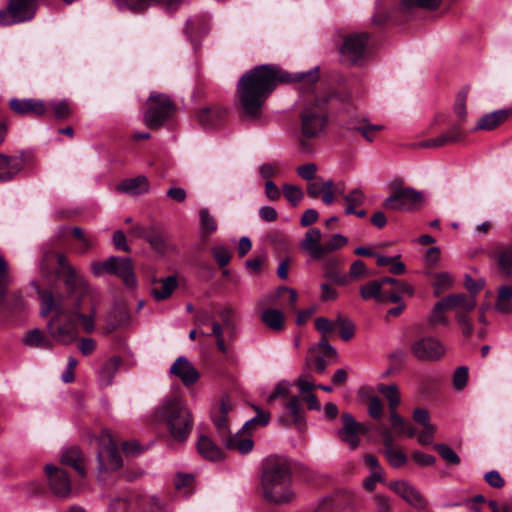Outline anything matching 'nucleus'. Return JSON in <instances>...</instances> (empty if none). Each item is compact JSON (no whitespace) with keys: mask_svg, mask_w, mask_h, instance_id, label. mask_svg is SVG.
I'll return each mask as SVG.
<instances>
[{"mask_svg":"<svg viewBox=\"0 0 512 512\" xmlns=\"http://www.w3.org/2000/svg\"><path fill=\"white\" fill-rule=\"evenodd\" d=\"M318 80V72L307 71L292 77L278 65L263 64L245 72L237 84V98L243 115L249 119H258L262 108L280 83L299 81L310 89Z\"/></svg>","mask_w":512,"mask_h":512,"instance_id":"obj_1","label":"nucleus"},{"mask_svg":"<svg viewBox=\"0 0 512 512\" xmlns=\"http://www.w3.org/2000/svg\"><path fill=\"white\" fill-rule=\"evenodd\" d=\"M41 301L40 315L47 317L54 312L55 315L48 321L47 330L50 337L57 343L69 345L77 339L76 317L87 333L95 329L96 308L92 310L89 299H83L79 295L70 297L73 307L69 309L62 296L54 297L51 291L38 290Z\"/></svg>","mask_w":512,"mask_h":512,"instance_id":"obj_2","label":"nucleus"},{"mask_svg":"<svg viewBox=\"0 0 512 512\" xmlns=\"http://www.w3.org/2000/svg\"><path fill=\"white\" fill-rule=\"evenodd\" d=\"M293 468L291 461L280 455H270L262 462L260 487L264 499L273 504L292 501Z\"/></svg>","mask_w":512,"mask_h":512,"instance_id":"obj_3","label":"nucleus"},{"mask_svg":"<svg viewBox=\"0 0 512 512\" xmlns=\"http://www.w3.org/2000/svg\"><path fill=\"white\" fill-rule=\"evenodd\" d=\"M158 416L165 423L173 440L186 441L193 427V416L179 396L165 398L158 408Z\"/></svg>","mask_w":512,"mask_h":512,"instance_id":"obj_4","label":"nucleus"},{"mask_svg":"<svg viewBox=\"0 0 512 512\" xmlns=\"http://www.w3.org/2000/svg\"><path fill=\"white\" fill-rule=\"evenodd\" d=\"M304 107L300 114L301 132L306 138L320 135L327 124L326 104L327 96L319 97L314 92L303 91Z\"/></svg>","mask_w":512,"mask_h":512,"instance_id":"obj_5","label":"nucleus"},{"mask_svg":"<svg viewBox=\"0 0 512 512\" xmlns=\"http://www.w3.org/2000/svg\"><path fill=\"white\" fill-rule=\"evenodd\" d=\"M56 259L64 275V284L69 293V297L79 295L83 299H89L92 304V310L94 311L99 303L98 294L89 287L82 276L76 273L75 269L67 262L65 255L57 253Z\"/></svg>","mask_w":512,"mask_h":512,"instance_id":"obj_6","label":"nucleus"},{"mask_svg":"<svg viewBox=\"0 0 512 512\" xmlns=\"http://www.w3.org/2000/svg\"><path fill=\"white\" fill-rule=\"evenodd\" d=\"M175 112V105L168 95L151 93L148 98V108L144 114V124L155 129L172 117Z\"/></svg>","mask_w":512,"mask_h":512,"instance_id":"obj_7","label":"nucleus"},{"mask_svg":"<svg viewBox=\"0 0 512 512\" xmlns=\"http://www.w3.org/2000/svg\"><path fill=\"white\" fill-rule=\"evenodd\" d=\"M448 309H456V320L461 327L462 333L469 337L473 332V324L468 317V313L476 307L474 295L451 294L443 298Z\"/></svg>","mask_w":512,"mask_h":512,"instance_id":"obj_8","label":"nucleus"},{"mask_svg":"<svg viewBox=\"0 0 512 512\" xmlns=\"http://www.w3.org/2000/svg\"><path fill=\"white\" fill-rule=\"evenodd\" d=\"M369 35L367 33H352L343 38L340 46L341 61L347 65H357L366 58Z\"/></svg>","mask_w":512,"mask_h":512,"instance_id":"obj_9","label":"nucleus"},{"mask_svg":"<svg viewBox=\"0 0 512 512\" xmlns=\"http://www.w3.org/2000/svg\"><path fill=\"white\" fill-rule=\"evenodd\" d=\"M100 448L97 453L99 472L115 471L122 467L123 461L117 444L108 431H103L99 437Z\"/></svg>","mask_w":512,"mask_h":512,"instance_id":"obj_10","label":"nucleus"},{"mask_svg":"<svg viewBox=\"0 0 512 512\" xmlns=\"http://www.w3.org/2000/svg\"><path fill=\"white\" fill-rule=\"evenodd\" d=\"M445 352L444 345L431 336L421 337L411 344V353L420 361L436 362L445 355Z\"/></svg>","mask_w":512,"mask_h":512,"instance_id":"obj_11","label":"nucleus"},{"mask_svg":"<svg viewBox=\"0 0 512 512\" xmlns=\"http://www.w3.org/2000/svg\"><path fill=\"white\" fill-rule=\"evenodd\" d=\"M421 201V194L412 188H395L383 202V207L389 210L410 211Z\"/></svg>","mask_w":512,"mask_h":512,"instance_id":"obj_12","label":"nucleus"},{"mask_svg":"<svg viewBox=\"0 0 512 512\" xmlns=\"http://www.w3.org/2000/svg\"><path fill=\"white\" fill-rule=\"evenodd\" d=\"M389 488L416 509L425 510L428 507V501L422 493L406 481L392 482Z\"/></svg>","mask_w":512,"mask_h":512,"instance_id":"obj_13","label":"nucleus"},{"mask_svg":"<svg viewBox=\"0 0 512 512\" xmlns=\"http://www.w3.org/2000/svg\"><path fill=\"white\" fill-rule=\"evenodd\" d=\"M341 420L343 426L338 430V437L349 445V447L354 450L359 446L360 438L358 436L359 433H364V426L357 422L354 417L349 413H343L341 415Z\"/></svg>","mask_w":512,"mask_h":512,"instance_id":"obj_14","label":"nucleus"},{"mask_svg":"<svg viewBox=\"0 0 512 512\" xmlns=\"http://www.w3.org/2000/svg\"><path fill=\"white\" fill-rule=\"evenodd\" d=\"M9 108L11 111L20 116L40 117L47 112V105L43 100L36 98H11L9 100Z\"/></svg>","mask_w":512,"mask_h":512,"instance_id":"obj_15","label":"nucleus"},{"mask_svg":"<svg viewBox=\"0 0 512 512\" xmlns=\"http://www.w3.org/2000/svg\"><path fill=\"white\" fill-rule=\"evenodd\" d=\"M49 487L57 497H67L71 492V483L67 473L53 465H46Z\"/></svg>","mask_w":512,"mask_h":512,"instance_id":"obj_16","label":"nucleus"},{"mask_svg":"<svg viewBox=\"0 0 512 512\" xmlns=\"http://www.w3.org/2000/svg\"><path fill=\"white\" fill-rule=\"evenodd\" d=\"M120 11H140L152 4H158L168 11H175L182 4L183 0H114Z\"/></svg>","mask_w":512,"mask_h":512,"instance_id":"obj_17","label":"nucleus"},{"mask_svg":"<svg viewBox=\"0 0 512 512\" xmlns=\"http://www.w3.org/2000/svg\"><path fill=\"white\" fill-rule=\"evenodd\" d=\"M170 374L180 378L185 386L193 385L200 377L192 363L184 356H180L174 361L170 367Z\"/></svg>","mask_w":512,"mask_h":512,"instance_id":"obj_18","label":"nucleus"},{"mask_svg":"<svg viewBox=\"0 0 512 512\" xmlns=\"http://www.w3.org/2000/svg\"><path fill=\"white\" fill-rule=\"evenodd\" d=\"M7 5L18 24L31 21L38 8L37 0H9Z\"/></svg>","mask_w":512,"mask_h":512,"instance_id":"obj_19","label":"nucleus"},{"mask_svg":"<svg viewBox=\"0 0 512 512\" xmlns=\"http://www.w3.org/2000/svg\"><path fill=\"white\" fill-rule=\"evenodd\" d=\"M465 134L462 130L461 124L457 123L450 127L446 132L438 135L435 138L428 139L419 143L421 148H435L442 147L447 144L456 143L462 141Z\"/></svg>","mask_w":512,"mask_h":512,"instance_id":"obj_20","label":"nucleus"},{"mask_svg":"<svg viewBox=\"0 0 512 512\" xmlns=\"http://www.w3.org/2000/svg\"><path fill=\"white\" fill-rule=\"evenodd\" d=\"M322 234L318 228L309 229L300 243V247L314 260L323 258Z\"/></svg>","mask_w":512,"mask_h":512,"instance_id":"obj_21","label":"nucleus"},{"mask_svg":"<svg viewBox=\"0 0 512 512\" xmlns=\"http://www.w3.org/2000/svg\"><path fill=\"white\" fill-rule=\"evenodd\" d=\"M24 168V159L0 154V183L11 181Z\"/></svg>","mask_w":512,"mask_h":512,"instance_id":"obj_22","label":"nucleus"},{"mask_svg":"<svg viewBox=\"0 0 512 512\" xmlns=\"http://www.w3.org/2000/svg\"><path fill=\"white\" fill-rule=\"evenodd\" d=\"M242 431L241 429L235 434L229 432V434L224 436L221 440L228 450H234L245 455L252 451L254 442L250 436H243Z\"/></svg>","mask_w":512,"mask_h":512,"instance_id":"obj_23","label":"nucleus"},{"mask_svg":"<svg viewBox=\"0 0 512 512\" xmlns=\"http://www.w3.org/2000/svg\"><path fill=\"white\" fill-rule=\"evenodd\" d=\"M116 260L117 263L114 264L112 275L120 277L127 287H135L136 277L134 274L133 263L131 259L116 257Z\"/></svg>","mask_w":512,"mask_h":512,"instance_id":"obj_24","label":"nucleus"},{"mask_svg":"<svg viewBox=\"0 0 512 512\" xmlns=\"http://www.w3.org/2000/svg\"><path fill=\"white\" fill-rule=\"evenodd\" d=\"M117 190L130 195H139L149 190V181L145 176H138L122 181Z\"/></svg>","mask_w":512,"mask_h":512,"instance_id":"obj_25","label":"nucleus"},{"mask_svg":"<svg viewBox=\"0 0 512 512\" xmlns=\"http://www.w3.org/2000/svg\"><path fill=\"white\" fill-rule=\"evenodd\" d=\"M508 117V111L498 110L488 114H485L480 118L474 130H493L501 123H503Z\"/></svg>","mask_w":512,"mask_h":512,"instance_id":"obj_26","label":"nucleus"},{"mask_svg":"<svg viewBox=\"0 0 512 512\" xmlns=\"http://www.w3.org/2000/svg\"><path fill=\"white\" fill-rule=\"evenodd\" d=\"M262 322L270 329L275 332L282 331L284 329V314L279 309L266 308L261 313Z\"/></svg>","mask_w":512,"mask_h":512,"instance_id":"obj_27","label":"nucleus"},{"mask_svg":"<svg viewBox=\"0 0 512 512\" xmlns=\"http://www.w3.org/2000/svg\"><path fill=\"white\" fill-rule=\"evenodd\" d=\"M177 287V279L175 276H168L164 279H160L157 285L152 288V296L158 300H165L171 296L175 288Z\"/></svg>","mask_w":512,"mask_h":512,"instance_id":"obj_28","label":"nucleus"},{"mask_svg":"<svg viewBox=\"0 0 512 512\" xmlns=\"http://www.w3.org/2000/svg\"><path fill=\"white\" fill-rule=\"evenodd\" d=\"M225 113L226 111L219 107H206L198 112L197 118L202 126L211 127L221 121Z\"/></svg>","mask_w":512,"mask_h":512,"instance_id":"obj_29","label":"nucleus"},{"mask_svg":"<svg viewBox=\"0 0 512 512\" xmlns=\"http://www.w3.org/2000/svg\"><path fill=\"white\" fill-rule=\"evenodd\" d=\"M197 449L199 453L208 460L216 461L222 458L220 448L207 436H200Z\"/></svg>","mask_w":512,"mask_h":512,"instance_id":"obj_30","label":"nucleus"},{"mask_svg":"<svg viewBox=\"0 0 512 512\" xmlns=\"http://www.w3.org/2000/svg\"><path fill=\"white\" fill-rule=\"evenodd\" d=\"M61 462L64 465L73 467L81 477L86 475L83 458L78 448L72 447L67 449L61 457Z\"/></svg>","mask_w":512,"mask_h":512,"instance_id":"obj_31","label":"nucleus"},{"mask_svg":"<svg viewBox=\"0 0 512 512\" xmlns=\"http://www.w3.org/2000/svg\"><path fill=\"white\" fill-rule=\"evenodd\" d=\"M23 341L25 345L29 347L40 349H52L53 347V341L39 329H33L27 332Z\"/></svg>","mask_w":512,"mask_h":512,"instance_id":"obj_32","label":"nucleus"},{"mask_svg":"<svg viewBox=\"0 0 512 512\" xmlns=\"http://www.w3.org/2000/svg\"><path fill=\"white\" fill-rule=\"evenodd\" d=\"M145 240L157 251H162L166 245L164 231L157 224L147 226Z\"/></svg>","mask_w":512,"mask_h":512,"instance_id":"obj_33","label":"nucleus"},{"mask_svg":"<svg viewBox=\"0 0 512 512\" xmlns=\"http://www.w3.org/2000/svg\"><path fill=\"white\" fill-rule=\"evenodd\" d=\"M446 310L449 309L444 299H441L434 305L428 318V324L432 330L439 326H446L448 324V319L444 314Z\"/></svg>","mask_w":512,"mask_h":512,"instance_id":"obj_34","label":"nucleus"},{"mask_svg":"<svg viewBox=\"0 0 512 512\" xmlns=\"http://www.w3.org/2000/svg\"><path fill=\"white\" fill-rule=\"evenodd\" d=\"M283 293L289 294V304L291 308L295 307V303L297 301V293L294 289L288 288V287H279L275 292L266 295L263 297L259 302L258 306L260 308H264L265 306H268L270 304H274L275 301L282 296Z\"/></svg>","mask_w":512,"mask_h":512,"instance_id":"obj_35","label":"nucleus"},{"mask_svg":"<svg viewBox=\"0 0 512 512\" xmlns=\"http://www.w3.org/2000/svg\"><path fill=\"white\" fill-rule=\"evenodd\" d=\"M499 269L507 276H512V244L501 246L496 251Z\"/></svg>","mask_w":512,"mask_h":512,"instance_id":"obj_36","label":"nucleus"},{"mask_svg":"<svg viewBox=\"0 0 512 512\" xmlns=\"http://www.w3.org/2000/svg\"><path fill=\"white\" fill-rule=\"evenodd\" d=\"M71 233L74 238L80 242V246L77 248V252L79 254H85L89 250L95 248L96 237L85 233L82 228L75 226L71 229Z\"/></svg>","mask_w":512,"mask_h":512,"instance_id":"obj_37","label":"nucleus"},{"mask_svg":"<svg viewBox=\"0 0 512 512\" xmlns=\"http://www.w3.org/2000/svg\"><path fill=\"white\" fill-rule=\"evenodd\" d=\"M495 309L500 313L512 312V286L504 285L498 289Z\"/></svg>","mask_w":512,"mask_h":512,"instance_id":"obj_38","label":"nucleus"},{"mask_svg":"<svg viewBox=\"0 0 512 512\" xmlns=\"http://www.w3.org/2000/svg\"><path fill=\"white\" fill-rule=\"evenodd\" d=\"M119 365L120 359L118 357H112L103 364L99 371V381L102 385L108 386L112 383Z\"/></svg>","mask_w":512,"mask_h":512,"instance_id":"obj_39","label":"nucleus"},{"mask_svg":"<svg viewBox=\"0 0 512 512\" xmlns=\"http://www.w3.org/2000/svg\"><path fill=\"white\" fill-rule=\"evenodd\" d=\"M285 407L292 416L294 424L301 429L305 425V417L300 398L298 396L291 397Z\"/></svg>","mask_w":512,"mask_h":512,"instance_id":"obj_40","label":"nucleus"},{"mask_svg":"<svg viewBox=\"0 0 512 512\" xmlns=\"http://www.w3.org/2000/svg\"><path fill=\"white\" fill-rule=\"evenodd\" d=\"M377 390L387 399L390 412L396 411V408L400 404V393L398 387L395 384H379Z\"/></svg>","mask_w":512,"mask_h":512,"instance_id":"obj_41","label":"nucleus"},{"mask_svg":"<svg viewBox=\"0 0 512 512\" xmlns=\"http://www.w3.org/2000/svg\"><path fill=\"white\" fill-rule=\"evenodd\" d=\"M383 289L380 282L373 280L360 287V295L364 300L374 299L376 302L380 303Z\"/></svg>","mask_w":512,"mask_h":512,"instance_id":"obj_42","label":"nucleus"},{"mask_svg":"<svg viewBox=\"0 0 512 512\" xmlns=\"http://www.w3.org/2000/svg\"><path fill=\"white\" fill-rule=\"evenodd\" d=\"M469 88H462L456 96L454 103V113L458 118V123L462 124L467 118L466 101L468 97Z\"/></svg>","mask_w":512,"mask_h":512,"instance_id":"obj_43","label":"nucleus"},{"mask_svg":"<svg viewBox=\"0 0 512 512\" xmlns=\"http://www.w3.org/2000/svg\"><path fill=\"white\" fill-rule=\"evenodd\" d=\"M115 263H117L116 256H111L103 262L93 261L90 264L91 273L96 277L104 274H112Z\"/></svg>","mask_w":512,"mask_h":512,"instance_id":"obj_44","label":"nucleus"},{"mask_svg":"<svg viewBox=\"0 0 512 512\" xmlns=\"http://www.w3.org/2000/svg\"><path fill=\"white\" fill-rule=\"evenodd\" d=\"M453 277L448 272H439L434 274V294L439 296L441 293L452 287Z\"/></svg>","mask_w":512,"mask_h":512,"instance_id":"obj_45","label":"nucleus"},{"mask_svg":"<svg viewBox=\"0 0 512 512\" xmlns=\"http://www.w3.org/2000/svg\"><path fill=\"white\" fill-rule=\"evenodd\" d=\"M347 207L345 214L350 215L354 212L356 206H360L365 201V194L360 188H355L344 197Z\"/></svg>","mask_w":512,"mask_h":512,"instance_id":"obj_46","label":"nucleus"},{"mask_svg":"<svg viewBox=\"0 0 512 512\" xmlns=\"http://www.w3.org/2000/svg\"><path fill=\"white\" fill-rule=\"evenodd\" d=\"M257 412L256 416L246 421L242 427V430L251 431L259 426H266L270 420V414L261 410L259 407L254 406Z\"/></svg>","mask_w":512,"mask_h":512,"instance_id":"obj_47","label":"nucleus"},{"mask_svg":"<svg viewBox=\"0 0 512 512\" xmlns=\"http://www.w3.org/2000/svg\"><path fill=\"white\" fill-rule=\"evenodd\" d=\"M127 321V312L124 307L116 306L110 312L108 329L109 331L116 330L119 326Z\"/></svg>","mask_w":512,"mask_h":512,"instance_id":"obj_48","label":"nucleus"},{"mask_svg":"<svg viewBox=\"0 0 512 512\" xmlns=\"http://www.w3.org/2000/svg\"><path fill=\"white\" fill-rule=\"evenodd\" d=\"M348 243V239L342 234H334L328 241L323 243V258L344 247Z\"/></svg>","mask_w":512,"mask_h":512,"instance_id":"obj_49","label":"nucleus"},{"mask_svg":"<svg viewBox=\"0 0 512 512\" xmlns=\"http://www.w3.org/2000/svg\"><path fill=\"white\" fill-rule=\"evenodd\" d=\"M199 216L201 230L204 234L210 235L217 230L216 221L207 208L200 209Z\"/></svg>","mask_w":512,"mask_h":512,"instance_id":"obj_50","label":"nucleus"},{"mask_svg":"<svg viewBox=\"0 0 512 512\" xmlns=\"http://www.w3.org/2000/svg\"><path fill=\"white\" fill-rule=\"evenodd\" d=\"M284 197L290 202L292 206H297L303 199L304 193L298 186L291 184H284L282 187Z\"/></svg>","mask_w":512,"mask_h":512,"instance_id":"obj_51","label":"nucleus"},{"mask_svg":"<svg viewBox=\"0 0 512 512\" xmlns=\"http://www.w3.org/2000/svg\"><path fill=\"white\" fill-rule=\"evenodd\" d=\"M11 283L8 273V265L3 256L0 255V305L5 299L6 289Z\"/></svg>","mask_w":512,"mask_h":512,"instance_id":"obj_52","label":"nucleus"},{"mask_svg":"<svg viewBox=\"0 0 512 512\" xmlns=\"http://www.w3.org/2000/svg\"><path fill=\"white\" fill-rule=\"evenodd\" d=\"M441 2L442 0H402V6L407 9L418 7L425 10H435Z\"/></svg>","mask_w":512,"mask_h":512,"instance_id":"obj_53","label":"nucleus"},{"mask_svg":"<svg viewBox=\"0 0 512 512\" xmlns=\"http://www.w3.org/2000/svg\"><path fill=\"white\" fill-rule=\"evenodd\" d=\"M384 455L387 458L389 464L394 468H400L406 464L408 458L399 449L384 450Z\"/></svg>","mask_w":512,"mask_h":512,"instance_id":"obj_54","label":"nucleus"},{"mask_svg":"<svg viewBox=\"0 0 512 512\" xmlns=\"http://www.w3.org/2000/svg\"><path fill=\"white\" fill-rule=\"evenodd\" d=\"M353 128L359 131L366 140L371 142L374 140L376 133L383 129V126L369 124L366 120H363L361 124L354 126Z\"/></svg>","mask_w":512,"mask_h":512,"instance_id":"obj_55","label":"nucleus"},{"mask_svg":"<svg viewBox=\"0 0 512 512\" xmlns=\"http://www.w3.org/2000/svg\"><path fill=\"white\" fill-rule=\"evenodd\" d=\"M434 449L440 454V456L447 462L453 465L460 463V457L458 454L446 444H436Z\"/></svg>","mask_w":512,"mask_h":512,"instance_id":"obj_56","label":"nucleus"},{"mask_svg":"<svg viewBox=\"0 0 512 512\" xmlns=\"http://www.w3.org/2000/svg\"><path fill=\"white\" fill-rule=\"evenodd\" d=\"M336 327L340 328V335L344 341L350 340L355 333V325L347 318L338 317L336 319Z\"/></svg>","mask_w":512,"mask_h":512,"instance_id":"obj_57","label":"nucleus"},{"mask_svg":"<svg viewBox=\"0 0 512 512\" xmlns=\"http://www.w3.org/2000/svg\"><path fill=\"white\" fill-rule=\"evenodd\" d=\"M212 421L221 439L229 434L230 429L227 416L212 412Z\"/></svg>","mask_w":512,"mask_h":512,"instance_id":"obj_58","label":"nucleus"},{"mask_svg":"<svg viewBox=\"0 0 512 512\" xmlns=\"http://www.w3.org/2000/svg\"><path fill=\"white\" fill-rule=\"evenodd\" d=\"M49 107L52 110L54 117L58 120H65L70 115V107L65 100L52 102L49 104Z\"/></svg>","mask_w":512,"mask_h":512,"instance_id":"obj_59","label":"nucleus"},{"mask_svg":"<svg viewBox=\"0 0 512 512\" xmlns=\"http://www.w3.org/2000/svg\"><path fill=\"white\" fill-rule=\"evenodd\" d=\"M133 504L126 498H115L112 499L108 512H133Z\"/></svg>","mask_w":512,"mask_h":512,"instance_id":"obj_60","label":"nucleus"},{"mask_svg":"<svg viewBox=\"0 0 512 512\" xmlns=\"http://www.w3.org/2000/svg\"><path fill=\"white\" fill-rule=\"evenodd\" d=\"M468 381V368L465 366L458 367L453 375V386L457 390H462Z\"/></svg>","mask_w":512,"mask_h":512,"instance_id":"obj_61","label":"nucleus"},{"mask_svg":"<svg viewBox=\"0 0 512 512\" xmlns=\"http://www.w3.org/2000/svg\"><path fill=\"white\" fill-rule=\"evenodd\" d=\"M436 427L434 425L423 426V430L417 434L418 443L421 445H430L434 440Z\"/></svg>","mask_w":512,"mask_h":512,"instance_id":"obj_62","label":"nucleus"},{"mask_svg":"<svg viewBox=\"0 0 512 512\" xmlns=\"http://www.w3.org/2000/svg\"><path fill=\"white\" fill-rule=\"evenodd\" d=\"M368 413L374 419H379L383 415V404L377 396H372L368 402Z\"/></svg>","mask_w":512,"mask_h":512,"instance_id":"obj_63","label":"nucleus"},{"mask_svg":"<svg viewBox=\"0 0 512 512\" xmlns=\"http://www.w3.org/2000/svg\"><path fill=\"white\" fill-rule=\"evenodd\" d=\"M373 502L377 512H390L392 504L388 496L377 494L374 496Z\"/></svg>","mask_w":512,"mask_h":512,"instance_id":"obj_64","label":"nucleus"}]
</instances>
